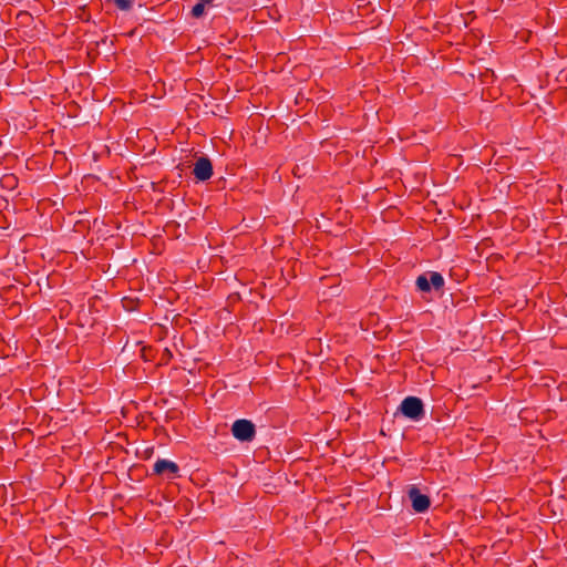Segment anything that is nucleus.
Returning <instances> with one entry per match:
<instances>
[{"label":"nucleus","instance_id":"nucleus-5","mask_svg":"<svg viewBox=\"0 0 567 567\" xmlns=\"http://www.w3.org/2000/svg\"><path fill=\"white\" fill-rule=\"evenodd\" d=\"M193 173L197 181H208L213 175V165L210 159L208 157H199L194 165Z\"/></svg>","mask_w":567,"mask_h":567},{"label":"nucleus","instance_id":"nucleus-8","mask_svg":"<svg viewBox=\"0 0 567 567\" xmlns=\"http://www.w3.org/2000/svg\"><path fill=\"white\" fill-rule=\"evenodd\" d=\"M134 0H114L115 6L123 11H128L132 8Z\"/></svg>","mask_w":567,"mask_h":567},{"label":"nucleus","instance_id":"nucleus-6","mask_svg":"<svg viewBox=\"0 0 567 567\" xmlns=\"http://www.w3.org/2000/svg\"><path fill=\"white\" fill-rule=\"evenodd\" d=\"M154 473L158 475H166L167 477H174L177 475L179 467L178 465L169 460L158 458L153 465Z\"/></svg>","mask_w":567,"mask_h":567},{"label":"nucleus","instance_id":"nucleus-4","mask_svg":"<svg viewBox=\"0 0 567 567\" xmlns=\"http://www.w3.org/2000/svg\"><path fill=\"white\" fill-rule=\"evenodd\" d=\"M408 495L412 503V508L416 513H424L429 509L431 504L429 496L422 494L416 487H411Z\"/></svg>","mask_w":567,"mask_h":567},{"label":"nucleus","instance_id":"nucleus-1","mask_svg":"<svg viewBox=\"0 0 567 567\" xmlns=\"http://www.w3.org/2000/svg\"><path fill=\"white\" fill-rule=\"evenodd\" d=\"M398 410L402 415L414 422L421 421L425 415L424 404L417 396H406Z\"/></svg>","mask_w":567,"mask_h":567},{"label":"nucleus","instance_id":"nucleus-3","mask_svg":"<svg viewBox=\"0 0 567 567\" xmlns=\"http://www.w3.org/2000/svg\"><path fill=\"white\" fill-rule=\"evenodd\" d=\"M231 434L239 442H251L256 435L255 424L246 419L236 420L231 425Z\"/></svg>","mask_w":567,"mask_h":567},{"label":"nucleus","instance_id":"nucleus-2","mask_svg":"<svg viewBox=\"0 0 567 567\" xmlns=\"http://www.w3.org/2000/svg\"><path fill=\"white\" fill-rule=\"evenodd\" d=\"M444 284L443 276L437 271L422 274L415 280L416 288L422 292H430L432 289L440 290Z\"/></svg>","mask_w":567,"mask_h":567},{"label":"nucleus","instance_id":"nucleus-7","mask_svg":"<svg viewBox=\"0 0 567 567\" xmlns=\"http://www.w3.org/2000/svg\"><path fill=\"white\" fill-rule=\"evenodd\" d=\"M212 3V0H199L193 8H192V11H190V14L193 18H200L203 17L204 12H205V7L206 4H210Z\"/></svg>","mask_w":567,"mask_h":567}]
</instances>
